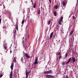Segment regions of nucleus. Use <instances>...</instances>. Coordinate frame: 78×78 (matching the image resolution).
<instances>
[{
	"instance_id": "nucleus-1",
	"label": "nucleus",
	"mask_w": 78,
	"mask_h": 78,
	"mask_svg": "<svg viewBox=\"0 0 78 78\" xmlns=\"http://www.w3.org/2000/svg\"><path fill=\"white\" fill-rule=\"evenodd\" d=\"M25 38L24 39V37H23V44H25V43L26 44V46H25V45L24 46V47L26 49V48H27L28 47V43H27V39H28L29 38V37H30V36H29V34L28 35H27V34H25Z\"/></svg>"
},
{
	"instance_id": "nucleus-2",
	"label": "nucleus",
	"mask_w": 78,
	"mask_h": 78,
	"mask_svg": "<svg viewBox=\"0 0 78 78\" xmlns=\"http://www.w3.org/2000/svg\"><path fill=\"white\" fill-rule=\"evenodd\" d=\"M7 12H8V14L9 15V17L11 16V12L8 10H6V11L3 12V13L4 14H6Z\"/></svg>"
},
{
	"instance_id": "nucleus-3",
	"label": "nucleus",
	"mask_w": 78,
	"mask_h": 78,
	"mask_svg": "<svg viewBox=\"0 0 78 78\" xmlns=\"http://www.w3.org/2000/svg\"><path fill=\"white\" fill-rule=\"evenodd\" d=\"M53 73V72L51 70H50L49 71H46L44 73H46L47 74V73H49L50 74H51V73Z\"/></svg>"
},
{
	"instance_id": "nucleus-4",
	"label": "nucleus",
	"mask_w": 78,
	"mask_h": 78,
	"mask_svg": "<svg viewBox=\"0 0 78 78\" xmlns=\"http://www.w3.org/2000/svg\"><path fill=\"white\" fill-rule=\"evenodd\" d=\"M74 41V37H73V36H72V38H70L69 39V43L72 42H73Z\"/></svg>"
},
{
	"instance_id": "nucleus-5",
	"label": "nucleus",
	"mask_w": 78,
	"mask_h": 78,
	"mask_svg": "<svg viewBox=\"0 0 78 78\" xmlns=\"http://www.w3.org/2000/svg\"><path fill=\"white\" fill-rule=\"evenodd\" d=\"M46 78H54V76H52L51 75H47L46 76Z\"/></svg>"
},
{
	"instance_id": "nucleus-6",
	"label": "nucleus",
	"mask_w": 78,
	"mask_h": 78,
	"mask_svg": "<svg viewBox=\"0 0 78 78\" xmlns=\"http://www.w3.org/2000/svg\"><path fill=\"white\" fill-rule=\"evenodd\" d=\"M37 60H38V57H37L36 58V59L35 60V62H34V64L35 65V64H37Z\"/></svg>"
},
{
	"instance_id": "nucleus-7",
	"label": "nucleus",
	"mask_w": 78,
	"mask_h": 78,
	"mask_svg": "<svg viewBox=\"0 0 78 78\" xmlns=\"http://www.w3.org/2000/svg\"><path fill=\"white\" fill-rule=\"evenodd\" d=\"M24 56L25 57H26L27 58H30V57L28 56V55L27 53L25 54Z\"/></svg>"
},
{
	"instance_id": "nucleus-8",
	"label": "nucleus",
	"mask_w": 78,
	"mask_h": 78,
	"mask_svg": "<svg viewBox=\"0 0 78 78\" xmlns=\"http://www.w3.org/2000/svg\"><path fill=\"white\" fill-rule=\"evenodd\" d=\"M10 67L11 69V70L13 69V67H14V62H12L11 64V66Z\"/></svg>"
},
{
	"instance_id": "nucleus-9",
	"label": "nucleus",
	"mask_w": 78,
	"mask_h": 78,
	"mask_svg": "<svg viewBox=\"0 0 78 78\" xmlns=\"http://www.w3.org/2000/svg\"><path fill=\"white\" fill-rule=\"evenodd\" d=\"M74 30H71V31L70 32L69 35V36H71L72 34H73L74 32Z\"/></svg>"
},
{
	"instance_id": "nucleus-10",
	"label": "nucleus",
	"mask_w": 78,
	"mask_h": 78,
	"mask_svg": "<svg viewBox=\"0 0 78 78\" xmlns=\"http://www.w3.org/2000/svg\"><path fill=\"white\" fill-rule=\"evenodd\" d=\"M12 71H11L10 74V78H12Z\"/></svg>"
},
{
	"instance_id": "nucleus-11",
	"label": "nucleus",
	"mask_w": 78,
	"mask_h": 78,
	"mask_svg": "<svg viewBox=\"0 0 78 78\" xmlns=\"http://www.w3.org/2000/svg\"><path fill=\"white\" fill-rule=\"evenodd\" d=\"M72 61L73 62H75V61H76V59H75V58L74 57H73L72 58Z\"/></svg>"
},
{
	"instance_id": "nucleus-12",
	"label": "nucleus",
	"mask_w": 78,
	"mask_h": 78,
	"mask_svg": "<svg viewBox=\"0 0 78 78\" xmlns=\"http://www.w3.org/2000/svg\"><path fill=\"white\" fill-rule=\"evenodd\" d=\"M53 32H52L51 34L50 35V39H51V37H53Z\"/></svg>"
},
{
	"instance_id": "nucleus-13",
	"label": "nucleus",
	"mask_w": 78,
	"mask_h": 78,
	"mask_svg": "<svg viewBox=\"0 0 78 78\" xmlns=\"http://www.w3.org/2000/svg\"><path fill=\"white\" fill-rule=\"evenodd\" d=\"M29 74L28 73V72L26 73V75L27 78H28V75H29Z\"/></svg>"
},
{
	"instance_id": "nucleus-14",
	"label": "nucleus",
	"mask_w": 78,
	"mask_h": 78,
	"mask_svg": "<svg viewBox=\"0 0 78 78\" xmlns=\"http://www.w3.org/2000/svg\"><path fill=\"white\" fill-rule=\"evenodd\" d=\"M53 14L55 16H56V12L55 11H53Z\"/></svg>"
},
{
	"instance_id": "nucleus-15",
	"label": "nucleus",
	"mask_w": 78,
	"mask_h": 78,
	"mask_svg": "<svg viewBox=\"0 0 78 78\" xmlns=\"http://www.w3.org/2000/svg\"><path fill=\"white\" fill-rule=\"evenodd\" d=\"M23 60H24L23 58L21 57V61L22 62L23 64V63H24V62H23Z\"/></svg>"
},
{
	"instance_id": "nucleus-16",
	"label": "nucleus",
	"mask_w": 78,
	"mask_h": 78,
	"mask_svg": "<svg viewBox=\"0 0 78 78\" xmlns=\"http://www.w3.org/2000/svg\"><path fill=\"white\" fill-rule=\"evenodd\" d=\"M71 60V57H70L69 58V60H68V62H66V64H68V63H69V62H70V61Z\"/></svg>"
},
{
	"instance_id": "nucleus-17",
	"label": "nucleus",
	"mask_w": 78,
	"mask_h": 78,
	"mask_svg": "<svg viewBox=\"0 0 78 78\" xmlns=\"http://www.w3.org/2000/svg\"><path fill=\"white\" fill-rule=\"evenodd\" d=\"M33 7L34 8H36V3L35 2L34 3V4L33 5Z\"/></svg>"
},
{
	"instance_id": "nucleus-18",
	"label": "nucleus",
	"mask_w": 78,
	"mask_h": 78,
	"mask_svg": "<svg viewBox=\"0 0 78 78\" xmlns=\"http://www.w3.org/2000/svg\"><path fill=\"white\" fill-rule=\"evenodd\" d=\"M18 28H19V27H18V24H17V25L16 26L15 28L16 29V30L18 31H19V30L18 29Z\"/></svg>"
},
{
	"instance_id": "nucleus-19",
	"label": "nucleus",
	"mask_w": 78,
	"mask_h": 78,
	"mask_svg": "<svg viewBox=\"0 0 78 78\" xmlns=\"http://www.w3.org/2000/svg\"><path fill=\"white\" fill-rule=\"evenodd\" d=\"M16 62V58L14 57L13 58V62Z\"/></svg>"
},
{
	"instance_id": "nucleus-20",
	"label": "nucleus",
	"mask_w": 78,
	"mask_h": 78,
	"mask_svg": "<svg viewBox=\"0 0 78 78\" xmlns=\"http://www.w3.org/2000/svg\"><path fill=\"white\" fill-rule=\"evenodd\" d=\"M40 12H41V10L40 9H39L37 11L38 14L39 15L40 14Z\"/></svg>"
},
{
	"instance_id": "nucleus-21",
	"label": "nucleus",
	"mask_w": 78,
	"mask_h": 78,
	"mask_svg": "<svg viewBox=\"0 0 78 78\" xmlns=\"http://www.w3.org/2000/svg\"><path fill=\"white\" fill-rule=\"evenodd\" d=\"M4 49H5V50H7V49L8 48V47H7V46H4Z\"/></svg>"
},
{
	"instance_id": "nucleus-22",
	"label": "nucleus",
	"mask_w": 78,
	"mask_h": 78,
	"mask_svg": "<svg viewBox=\"0 0 78 78\" xmlns=\"http://www.w3.org/2000/svg\"><path fill=\"white\" fill-rule=\"evenodd\" d=\"M62 4H63V6H65V5H66V3L65 2V1H63Z\"/></svg>"
},
{
	"instance_id": "nucleus-23",
	"label": "nucleus",
	"mask_w": 78,
	"mask_h": 78,
	"mask_svg": "<svg viewBox=\"0 0 78 78\" xmlns=\"http://www.w3.org/2000/svg\"><path fill=\"white\" fill-rule=\"evenodd\" d=\"M2 28L3 29H4V30H6V26H3Z\"/></svg>"
},
{
	"instance_id": "nucleus-24",
	"label": "nucleus",
	"mask_w": 78,
	"mask_h": 78,
	"mask_svg": "<svg viewBox=\"0 0 78 78\" xmlns=\"http://www.w3.org/2000/svg\"><path fill=\"white\" fill-rule=\"evenodd\" d=\"M50 23H51V21L49 20L48 23V25H50Z\"/></svg>"
},
{
	"instance_id": "nucleus-25",
	"label": "nucleus",
	"mask_w": 78,
	"mask_h": 78,
	"mask_svg": "<svg viewBox=\"0 0 78 78\" xmlns=\"http://www.w3.org/2000/svg\"><path fill=\"white\" fill-rule=\"evenodd\" d=\"M68 55V54L67 53H66V55H65V58H67V57Z\"/></svg>"
},
{
	"instance_id": "nucleus-26",
	"label": "nucleus",
	"mask_w": 78,
	"mask_h": 78,
	"mask_svg": "<svg viewBox=\"0 0 78 78\" xmlns=\"http://www.w3.org/2000/svg\"><path fill=\"white\" fill-rule=\"evenodd\" d=\"M24 22H25V21L23 20H22V24H23V23H24Z\"/></svg>"
},
{
	"instance_id": "nucleus-27",
	"label": "nucleus",
	"mask_w": 78,
	"mask_h": 78,
	"mask_svg": "<svg viewBox=\"0 0 78 78\" xmlns=\"http://www.w3.org/2000/svg\"><path fill=\"white\" fill-rule=\"evenodd\" d=\"M58 55L59 56H61V53L60 52H58Z\"/></svg>"
},
{
	"instance_id": "nucleus-28",
	"label": "nucleus",
	"mask_w": 78,
	"mask_h": 78,
	"mask_svg": "<svg viewBox=\"0 0 78 78\" xmlns=\"http://www.w3.org/2000/svg\"><path fill=\"white\" fill-rule=\"evenodd\" d=\"M54 8L55 9H58V5H55Z\"/></svg>"
},
{
	"instance_id": "nucleus-29",
	"label": "nucleus",
	"mask_w": 78,
	"mask_h": 78,
	"mask_svg": "<svg viewBox=\"0 0 78 78\" xmlns=\"http://www.w3.org/2000/svg\"><path fill=\"white\" fill-rule=\"evenodd\" d=\"M62 65H65V62H64L62 63Z\"/></svg>"
},
{
	"instance_id": "nucleus-30",
	"label": "nucleus",
	"mask_w": 78,
	"mask_h": 78,
	"mask_svg": "<svg viewBox=\"0 0 78 78\" xmlns=\"http://www.w3.org/2000/svg\"><path fill=\"white\" fill-rule=\"evenodd\" d=\"M63 19V17L62 16H61V17L60 20H62V19Z\"/></svg>"
},
{
	"instance_id": "nucleus-31",
	"label": "nucleus",
	"mask_w": 78,
	"mask_h": 78,
	"mask_svg": "<svg viewBox=\"0 0 78 78\" xmlns=\"http://www.w3.org/2000/svg\"><path fill=\"white\" fill-rule=\"evenodd\" d=\"M14 72L16 74V69L14 71Z\"/></svg>"
},
{
	"instance_id": "nucleus-32",
	"label": "nucleus",
	"mask_w": 78,
	"mask_h": 78,
	"mask_svg": "<svg viewBox=\"0 0 78 78\" xmlns=\"http://www.w3.org/2000/svg\"><path fill=\"white\" fill-rule=\"evenodd\" d=\"M27 9L28 11H30V8H28Z\"/></svg>"
},
{
	"instance_id": "nucleus-33",
	"label": "nucleus",
	"mask_w": 78,
	"mask_h": 78,
	"mask_svg": "<svg viewBox=\"0 0 78 78\" xmlns=\"http://www.w3.org/2000/svg\"><path fill=\"white\" fill-rule=\"evenodd\" d=\"M73 20H75V16H73Z\"/></svg>"
},
{
	"instance_id": "nucleus-34",
	"label": "nucleus",
	"mask_w": 78,
	"mask_h": 78,
	"mask_svg": "<svg viewBox=\"0 0 78 78\" xmlns=\"http://www.w3.org/2000/svg\"><path fill=\"white\" fill-rule=\"evenodd\" d=\"M2 76H3L2 75H0V78H2Z\"/></svg>"
},
{
	"instance_id": "nucleus-35",
	"label": "nucleus",
	"mask_w": 78,
	"mask_h": 78,
	"mask_svg": "<svg viewBox=\"0 0 78 78\" xmlns=\"http://www.w3.org/2000/svg\"><path fill=\"white\" fill-rule=\"evenodd\" d=\"M61 22H59V23L60 25H62V23H61Z\"/></svg>"
},
{
	"instance_id": "nucleus-36",
	"label": "nucleus",
	"mask_w": 78,
	"mask_h": 78,
	"mask_svg": "<svg viewBox=\"0 0 78 78\" xmlns=\"http://www.w3.org/2000/svg\"><path fill=\"white\" fill-rule=\"evenodd\" d=\"M62 21V20H59V22H61Z\"/></svg>"
},
{
	"instance_id": "nucleus-37",
	"label": "nucleus",
	"mask_w": 78,
	"mask_h": 78,
	"mask_svg": "<svg viewBox=\"0 0 78 78\" xmlns=\"http://www.w3.org/2000/svg\"><path fill=\"white\" fill-rule=\"evenodd\" d=\"M61 58H62V56H60L59 57V58L60 59H61Z\"/></svg>"
},
{
	"instance_id": "nucleus-38",
	"label": "nucleus",
	"mask_w": 78,
	"mask_h": 78,
	"mask_svg": "<svg viewBox=\"0 0 78 78\" xmlns=\"http://www.w3.org/2000/svg\"><path fill=\"white\" fill-rule=\"evenodd\" d=\"M16 73H17L18 72H19V70H18V69H16Z\"/></svg>"
},
{
	"instance_id": "nucleus-39",
	"label": "nucleus",
	"mask_w": 78,
	"mask_h": 78,
	"mask_svg": "<svg viewBox=\"0 0 78 78\" xmlns=\"http://www.w3.org/2000/svg\"><path fill=\"white\" fill-rule=\"evenodd\" d=\"M1 22H2V19H0V23H1Z\"/></svg>"
},
{
	"instance_id": "nucleus-40",
	"label": "nucleus",
	"mask_w": 78,
	"mask_h": 78,
	"mask_svg": "<svg viewBox=\"0 0 78 78\" xmlns=\"http://www.w3.org/2000/svg\"><path fill=\"white\" fill-rule=\"evenodd\" d=\"M27 72L30 74V73H31V71L29 72Z\"/></svg>"
},
{
	"instance_id": "nucleus-41",
	"label": "nucleus",
	"mask_w": 78,
	"mask_h": 78,
	"mask_svg": "<svg viewBox=\"0 0 78 78\" xmlns=\"http://www.w3.org/2000/svg\"><path fill=\"white\" fill-rule=\"evenodd\" d=\"M66 78H69V77H68V76H67Z\"/></svg>"
},
{
	"instance_id": "nucleus-42",
	"label": "nucleus",
	"mask_w": 78,
	"mask_h": 78,
	"mask_svg": "<svg viewBox=\"0 0 78 78\" xmlns=\"http://www.w3.org/2000/svg\"><path fill=\"white\" fill-rule=\"evenodd\" d=\"M50 3H51V0H49Z\"/></svg>"
},
{
	"instance_id": "nucleus-43",
	"label": "nucleus",
	"mask_w": 78,
	"mask_h": 78,
	"mask_svg": "<svg viewBox=\"0 0 78 78\" xmlns=\"http://www.w3.org/2000/svg\"><path fill=\"white\" fill-rule=\"evenodd\" d=\"M19 20V19H18V18H17L16 19V20L17 21H18V20Z\"/></svg>"
},
{
	"instance_id": "nucleus-44",
	"label": "nucleus",
	"mask_w": 78,
	"mask_h": 78,
	"mask_svg": "<svg viewBox=\"0 0 78 78\" xmlns=\"http://www.w3.org/2000/svg\"><path fill=\"white\" fill-rule=\"evenodd\" d=\"M18 22V21H16V25H17V23Z\"/></svg>"
},
{
	"instance_id": "nucleus-45",
	"label": "nucleus",
	"mask_w": 78,
	"mask_h": 78,
	"mask_svg": "<svg viewBox=\"0 0 78 78\" xmlns=\"http://www.w3.org/2000/svg\"><path fill=\"white\" fill-rule=\"evenodd\" d=\"M12 53V51H10V53Z\"/></svg>"
},
{
	"instance_id": "nucleus-46",
	"label": "nucleus",
	"mask_w": 78,
	"mask_h": 78,
	"mask_svg": "<svg viewBox=\"0 0 78 78\" xmlns=\"http://www.w3.org/2000/svg\"><path fill=\"white\" fill-rule=\"evenodd\" d=\"M77 3H78V0H77Z\"/></svg>"
},
{
	"instance_id": "nucleus-47",
	"label": "nucleus",
	"mask_w": 78,
	"mask_h": 78,
	"mask_svg": "<svg viewBox=\"0 0 78 78\" xmlns=\"http://www.w3.org/2000/svg\"><path fill=\"white\" fill-rule=\"evenodd\" d=\"M15 32L16 33V31H15Z\"/></svg>"
},
{
	"instance_id": "nucleus-48",
	"label": "nucleus",
	"mask_w": 78,
	"mask_h": 78,
	"mask_svg": "<svg viewBox=\"0 0 78 78\" xmlns=\"http://www.w3.org/2000/svg\"><path fill=\"white\" fill-rule=\"evenodd\" d=\"M62 33H64V32H62Z\"/></svg>"
},
{
	"instance_id": "nucleus-49",
	"label": "nucleus",
	"mask_w": 78,
	"mask_h": 78,
	"mask_svg": "<svg viewBox=\"0 0 78 78\" xmlns=\"http://www.w3.org/2000/svg\"><path fill=\"white\" fill-rule=\"evenodd\" d=\"M31 2H32V0H31Z\"/></svg>"
}]
</instances>
